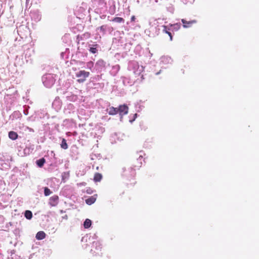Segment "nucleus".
Here are the masks:
<instances>
[{"label":"nucleus","instance_id":"1","mask_svg":"<svg viewBox=\"0 0 259 259\" xmlns=\"http://www.w3.org/2000/svg\"><path fill=\"white\" fill-rule=\"evenodd\" d=\"M56 79L52 74H49L43 78V83L47 88H51L55 83Z\"/></svg>","mask_w":259,"mask_h":259},{"label":"nucleus","instance_id":"2","mask_svg":"<svg viewBox=\"0 0 259 259\" xmlns=\"http://www.w3.org/2000/svg\"><path fill=\"white\" fill-rule=\"evenodd\" d=\"M90 72L84 70H80L75 74L76 77L78 78L77 81L78 83H82L86 80V78L90 76Z\"/></svg>","mask_w":259,"mask_h":259},{"label":"nucleus","instance_id":"3","mask_svg":"<svg viewBox=\"0 0 259 259\" xmlns=\"http://www.w3.org/2000/svg\"><path fill=\"white\" fill-rule=\"evenodd\" d=\"M128 111V107L126 105H120L118 108V113L122 117L123 115L127 114Z\"/></svg>","mask_w":259,"mask_h":259},{"label":"nucleus","instance_id":"4","mask_svg":"<svg viewBox=\"0 0 259 259\" xmlns=\"http://www.w3.org/2000/svg\"><path fill=\"white\" fill-rule=\"evenodd\" d=\"M181 21L183 23V27L185 28L191 27L193 25L197 23L196 20L187 21L185 19H182Z\"/></svg>","mask_w":259,"mask_h":259},{"label":"nucleus","instance_id":"5","mask_svg":"<svg viewBox=\"0 0 259 259\" xmlns=\"http://www.w3.org/2000/svg\"><path fill=\"white\" fill-rule=\"evenodd\" d=\"M59 197L57 195H54L50 197L49 204L52 206H55L58 203Z\"/></svg>","mask_w":259,"mask_h":259},{"label":"nucleus","instance_id":"6","mask_svg":"<svg viewBox=\"0 0 259 259\" xmlns=\"http://www.w3.org/2000/svg\"><path fill=\"white\" fill-rule=\"evenodd\" d=\"M97 197V194H95L93 196L90 197L89 198L85 200V202L88 205H91L93 204L96 200Z\"/></svg>","mask_w":259,"mask_h":259},{"label":"nucleus","instance_id":"7","mask_svg":"<svg viewBox=\"0 0 259 259\" xmlns=\"http://www.w3.org/2000/svg\"><path fill=\"white\" fill-rule=\"evenodd\" d=\"M108 113L109 115H114L118 113V108L111 107L108 109Z\"/></svg>","mask_w":259,"mask_h":259},{"label":"nucleus","instance_id":"8","mask_svg":"<svg viewBox=\"0 0 259 259\" xmlns=\"http://www.w3.org/2000/svg\"><path fill=\"white\" fill-rule=\"evenodd\" d=\"M18 135L15 132L11 131L9 133V138L12 140H15L18 138Z\"/></svg>","mask_w":259,"mask_h":259},{"label":"nucleus","instance_id":"9","mask_svg":"<svg viewBox=\"0 0 259 259\" xmlns=\"http://www.w3.org/2000/svg\"><path fill=\"white\" fill-rule=\"evenodd\" d=\"M46 237V234L44 231H39L36 235V238L37 240H42Z\"/></svg>","mask_w":259,"mask_h":259},{"label":"nucleus","instance_id":"10","mask_svg":"<svg viewBox=\"0 0 259 259\" xmlns=\"http://www.w3.org/2000/svg\"><path fill=\"white\" fill-rule=\"evenodd\" d=\"M102 175L99 172H96L94 175V181L95 182H100L102 179Z\"/></svg>","mask_w":259,"mask_h":259},{"label":"nucleus","instance_id":"11","mask_svg":"<svg viewBox=\"0 0 259 259\" xmlns=\"http://www.w3.org/2000/svg\"><path fill=\"white\" fill-rule=\"evenodd\" d=\"M162 27L163 28V32L167 34L169 37H170V40L171 41L172 40V36L171 33L168 30H167V26L165 25H163Z\"/></svg>","mask_w":259,"mask_h":259},{"label":"nucleus","instance_id":"12","mask_svg":"<svg viewBox=\"0 0 259 259\" xmlns=\"http://www.w3.org/2000/svg\"><path fill=\"white\" fill-rule=\"evenodd\" d=\"M92 225V222L90 219H86L83 223L84 227L88 229L91 227Z\"/></svg>","mask_w":259,"mask_h":259},{"label":"nucleus","instance_id":"13","mask_svg":"<svg viewBox=\"0 0 259 259\" xmlns=\"http://www.w3.org/2000/svg\"><path fill=\"white\" fill-rule=\"evenodd\" d=\"M45 161L46 160L45 158H42L36 161V164L39 167H41L44 165V163H45Z\"/></svg>","mask_w":259,"mask_h":259},{"label":"nucleus","instance_id":"14","mask_svg":"<svg viewBox=\"0 0 259 259\" xmlns=\"http://www.w3.org/2000/svg\"><path fill=\"white\" fill-rule=\"evenodd\" d=\"M25 217L27 219H31L32 217V213L30 210H26L25 212Z\"/></svg>","mask_w":259,"mask_h":259},{"label":"nucleus","instance_id":"15","mask_svg":"<svg viewBox=\"0 0 259 259\" xmlns=\"http://www.w3.org/2000/svg\"><path fill=\"white\" fill-rule=\"evenodd\" d=\"M61 147L64 149H67L68 148V145L65 139H62Z\"/></svg>","mask_w":259,"mask_h":259},{"label":"nucleus","instance_id":"16","mask_svg":"<svg viewBox=\"0 0 259 259\" xmlns=\"http://www.w3.org/2000/svg\"><path fill=\"white\" fill-rule=\"evenodd\" d=\"M112 21L113 22L120 23L121 22H123L124 19L121 17H115L112 20Z\"/></svg>","mask_w":259,"mask_h":259},{"label":"nucleus","instance_id":"17","mask_svg":"<svg viewBox=\"0 0 259 259\" xmlns=\"http://www.w3.org/2000/svg\"><path fill=\"white\" fill-rule=\"evenodd\" d=\"M52 193L51 191L48 187H45L44 188V194L46 196L50 195Z\"/></svg>","mask_w":259,"mask_h":259},{"label":"nucleus","instance_id":"18","mask_svg":"<svg viewBox=\"0 0 259 259\" xmlns=\"http://www.w3.org/2000/svg\"><path fill=\"white\" fill-rule=\"evenodd\" d=\"M90 51L93 54H95L97 52V50L96 48L92 47L90 48Z\"/></svg>","mask_w":259,"mask_h":259},{"label":"nucleus","instance_id":"19","mask_svg":"<svg viewBox=\"0 0 259 259\" xmlns=\"http://www.w3.org/2000/svg\"><path fill=\"white\" fill-rule=\"evenodd\" d=\"M93 245H95L97 247H98L100 249H101V245L100 243L98 242H94Z\"/></svg>","mask_w":259,"mask_h":259},{"label":"nucleus","instance_id":"20","mask_svg":"<svg viewBox=\"0 0 259 259\" xmlns=\"http://www.w3.org/2000/svg\"><path fill=\"white\" fill-rule=\"evenodd\" d=\"M94 63L92 61H90L88 63L87 66L89 68H91L92 67H93Z\"/></svg>","mask_w":259,"mask_h":259},{"label":"nucleus","instance_id":"21","mask_svg":"<svg viewBox=\"0 0 259 259\" xmlns=\"http://www.w3.org/2000/svg\"><path fill=\"white\" fill-rule=\"evenodd\" d=\"M99 29L102 32H104L105 31V28L104 26H100Z\"/></svg>","mask_w":259,"mask_h":259},{"label":"nucleus","instance_id":"22","mask_svg":"<svg viewBox=\"0 0 259 259\" xmlns=\"http://www.w3.org/2000/svg\"><path fill=\"white\" fill-rule=\"evenodd\" d=\"M135 20H136L135 16H132V17H131V21L132 22H134V21H135Z\"/></svg>","mask_w":259,"mask_h":259},{"label":"nucleus","instance_id":"23","mask_svg":"<svg viewBox=\"0 0 259 259\" xmlns=\"http://www.w3.org/2000/svg\"><path fill=\"white\" fill-rule=\"evenodd\" d=\"M91 191H91V190L90 189H88L87 190V193H89V194H91Z\"/></svg>","mask_w":259,"mask_h":259},{"label":"nucleus","instance_id":"24","mask_svg":"<svg viewBox=\"0 0 259 259\" xmlns=\"http://www.w3.org/2000/svg\"><path fill=\"white\" fill-rule=\"evenodd\" d=\"M178 25V24L177 23V24H174L173 25L175 26V25Z\"/></svg>","mask_w":259,"mask_h":259},{"label":"nucleus","instance_id":"25","mask_svg":"<svg viewBox=\"0 0 259 259\" xmlns=\"http://www.w3.org/2000/svg\"><path fill=\"white\" fill-rule=\"evenodd\" d=\"M135 116H136V117L137 116V114H135Z\"/></svg>","mask_w":259,"mask_h":259}]
</instances>
